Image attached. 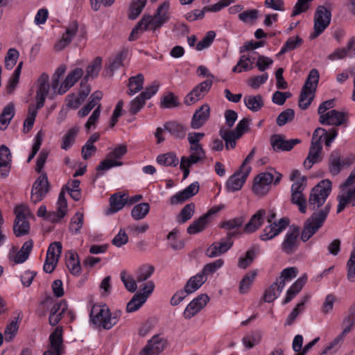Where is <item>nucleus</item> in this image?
<instances>
[{
    "instance_id": "obj_61",
    "label": "nucleus",
    "mask_w": 355,
    "mask_h": 355,
    "mask_svg": "<svg viewBox=\"0 0 355 355\" xmlns=\"http://www.w3.org/2000/svg\"><path fill=\"white\" fill-rule=\"evenodd\" d=\"M302 43V40L299 36L289 37L284 45L282 46L279 54H284L288 51H292L300 46Z\"/></svg>"
},
{
    "instance_id": "obj_36",
    "label": "nucleus",
    "mask_w": 355,
    "mask_h": 355,
    "mask_svg": "<svg viewBox=\"0 0 355 355\" xmlns=\"http://www.w3.org/2000/svg\"><path fill=\"white\" fill-rule=\"evenodd\" d=\"M307 277L304 275L302 277L297 279L294 284L289 288L287 291L286 296L283 301V304H286L291 302L302 289L306 284Z\"/></svg>"
},
{
    "instance_id": "obj_53",
    "label": "nucleus",
    "mask_w": 355,
    "mask_h": 355,
    "mask_svg": "<svg viewBox=\"0 0 355 355\" xmlns=\"http://www.w3.org/2000/svg\"><path fill=\"white\" fill-rule=\"evenodd\" d=\"M223 259H216L213 262L205 264L200 273L205 276V277H207L208 275H213L215 272L220 269L223 266Z\"/></svg>"
},
{
    "instance_id": "obj_7",
    "label": "nucleus",
    "mask_w": 355,
    "mask_h": 355,
    "mask_svg": "<svg viewBox=\"0 0 355 355\" xmlns=\"http://www.w3.org/2000/svg\"><path fill=\"white\" fill-rule=\"evenodd\" d=\"M340 191L337 197L338 213L342 211L347 204L355 206V166L345 182L340 186Z\"/></svg>"
},
{
    "instance_id": "obj_6",
    "label": "nucleus",
    "mask_w": 355,
    "mask_h": 355,
    "mask_svg": "<svg viewBox=\"0 0 355 355\" xmlns=\"http://www.w3.org/2000/svg\"><path fill=\"white\" fill-rule=\"evenodd\" d=\"M318 81V71L315 69H311L300 92L299 106L301 109L306 110L311 105L315 96Z\"/></svg>"
},
{
    "instance_id": "obj_49",
    "label": "nucleus",
    "mask_w": 355,
    "mask_h": 355,
    "mask_svg": "<svg viewBox=\"0 0 355 355\" xmlns=\"http://www.w3.org/2000/svg\"><path fill=\"white\" fill-rule=\"evenodd\" d=\"M155 271L152 265H143L136 271V279L138 283L143 282L151 277Z\"/></svg>"
},
{
    "instance_id": "obj_62",
    "label": "nucleus",
    "mask_w": 355,
    "mask_h": 355,
    "mask_svg": "<svg viewBox=\"0 0 355 355\" xmlns=\"http://www.w3.org/2000/svg\"><path fill=\"white\" fill-rule=\"evenodd\" d=\"M84 101L78 94L74 93L68 94L65 98L67 107L72 110L78 109Z\"/></svg>"
},
{
    "instance_id": "obj_11",
    "label": "nucleus",
    "mask_w": 355,
    "mask_h": 355,
    "mask_svg": "<svg viewBox=\"0 0 355 355\" xmlns=\"http://www.w3.org/2000/svg\"><path fill=\"white\" fill-rule=\"evenodd\" d=\"M249 128V119L244 118L237 124L234 130L220 128L219 135L225 141V148L228 150L236 146V140L239 139Z\"/></svg>"
},
{
    "instance_id": "obj_4",
    "label": "nucleus",
    "mask_w": 355,
    "mask_h": 355,
    "mask_svg": "<svg viewBox=\"0 0 355 355\" xmlns=\"http://www.w3.org/2000/svg\"><path fill=\"white\" fill-rule=\"evenodd\" d=\"M330 211V205L327 204L318 211H314L305 221L301 234V240L306 242L323 225Z\"/></svg>"
},
{
    "instance_id": "obj_38",
    "label": "nucleus",
    "mask_w": 355,
    "mask_h": 355,
    "mask_svg": "<svg viewBox=\"0 0 355 355\" xmlns=\"http://www.w3.org/2000/svg\"><path fill=\"white\" fill-rule=\"evenodd\" d=\"M164 127L175 138L183 139L186 135V128L176 121L166 122Z\"/></svg>"
},
{
    "instance_id": "obj_23",
    "label": "nucleus",
    "mask_w": 355,
    "mask_h": 355,
    "mask_svg": "<svg viewBox=\"0 0 355 355\" xmlns=\"http://www.w3.org/2000/svg\"><path fill=\"white\" fill-rule=\"evenodd\" d=\"M209 301V297L206 294H201L193 299L186 307L183 315L186 319H191L200 312Z\"/></svg>"
},
{
    "instance_id": "obj_37",
    "label": "nucleus",
    "mask_w": 355,
    "mask_h": 355,
    "mask_svg": "<svg viewBox=\"0 0 355 355\" xmlns=\"http://www.w3.org/2000/svg\"><path fill=\"white\" fill-rule=\"evenodd\" d=\"M190 155L187 157V159L193 163H198L203 161L205 157V151L200 144L189 143Z\"/></svg>"
},
{
    "instance_id": "obj_43",
    "label": "nucleus",
    "mask_w": 355,
    "mask_h": 355,
    "mask_svg": "<svg viewBox=\"0 0 355 355\" xmlns=\"http://www.w3.org/2000/svg\"><path fill=\"white\" fill-rule=\"evenodd\" d=\"M208 223L209 220L207 219V216L202 215L187 227V233L189 234L199 233L206 228Z\"/></svg>"
},
{
    "instance_id": "obj_45",
    "label": "nucleus",
    "mask_w": 355,
    "mask_h": 355,
    "mask_svg": "<svg viewBox=\"0 0 355 355\" xmlns=\"http://www.w3.org/2000/svg\"><path fill=\"white\" fill-rule=\"evenodd\" d=\"M102 59L100 57H96L87 67L86 76L84 80L89 78H94L97 77L99 71L101 69Z\"/></svg>"
},
{
    "instance_id": "obj_35",
    "label": "nucleus",
    "mask_w": 355,
    "mask_h": 355,
    "mask_svg": "<svg viewBox=\"0 0 355 355\" xmlns=\"http://www.w3.org/2000/svg\"><path fill=\"white\" fill-rule=\"evenodd\" d=\"M67 309V304L65 301L55 304L51 308L49 318V324L55 326L62 319L64 313Z\"/></svg>"
},
{
    "instance_id": "obj_22",
    "label": "nucleus",
    "mask_w": 355,
    "mask_h": 355,
    "mask_svg": "<svg viewBox=\"0 0 355 355\" xmlns=\"http://www.w3.org/2000/svg\"><path fill=\"white\" fill-rule=\"evenodd\" d=\"M49 349L43 355H61L63 351L62 328L57 327L49 336Z\"/></svg>"
},
{
    "instance_id": "obj_24",
    "label": "nucleus",
    "mask_w": 355,
    "mask_h": 355,
    "mask_svg": "<svg viewBox=\"0 0 355 355\" xmlns=\"http://www.w3.org/2000/svg\"><path fill=\"white\" fill-rule=\"evenodd\" d=\"M300 143L298 139H286L282 135H273L270 137V144L272 149L276 151H289L296 144Z\"/></svg>"
},
{
    "instance_id": "obj_34",
    "label": "nucleus",
    "mask_w": 355,
    "mask_h": 355,
    "mask_svg": "<svg viewBox=\"0 0 355 355\" xmlns=\"http://www.w3.org/2000/svg\"><path fill=\"white\" fill-rule=\"evenodd\" d=\"M345 166V162L341 159L340 153L338 150L331 153L329 157V171L332 175H337Z\"/></svg>"
},
{
    "instance_id": "obj_27",
    "label": "nucleus",
    "mask_w": 355,
    "mask_h": 355,
    "mask_svg": "<svg viewBox=\"0 0 355 355\" xmlns=\"http://www.w3.org/2000/svg\"><path fill=\"white\" fill-rule=\"evenodd\" d=\"M78 29V24L76 21L70 23L67 27L66 32L62 35V38L55 43L54 48L56 51H62L71 42L72 38L76 35Z\"/></svg>"
},
{
    "instance_id": "obj_26",
    "label": "nucleus",
    "mask_w": 355,
    "mask_h": 355,
    "mask_svg": "<svg viewBox=\"0 0 355 355\" xmlns=\"http://www.w3.org/2000/svg\"><path fill=\"white\" fill-rule=\"evenodd\" d=\"M210 116V107L208 104H203L194 112L191 122L193 129H199L203 126Z\"/></svg>"
},
{
    "instance_id": "obj_19",
    "label": "nucleus",
    "mask_w": 355,
    "mask_h": 355,
    "mask_svg": "<svg viewBox=\"0 0 355 355\" xmlns=\"http://www.w3.org/2000/svg\"><path fill=\"white\" fill-rule=\"evenodd\" d=\"M319 121L322 125H347V117L344 112L331 110L324 115H322L319 118Z\"/></svg>"
},
{
    "instance_id": "obj_3",
    "label": "nucleus",
    "mask_w": 355,
    "mask_h": 355,
    "mask_svg": "<svg viewBox=\"0 0 355 355\" xmlns=\"http://www.w3.org/2000/svg\"><path fill=\"white\" fill-rule=\"evenodd\" d=\"M121 311L110 312L105 304H94L90 311V319L97 327L103 329H110L119 320Z\"/></svg>"
},
{
    "instance_id": "obj_1",
    "label": "nucleus",
    "mask_w": 355,
    "mask_h": 355,
    "mask_svg": "<svg viewBox=\"0 0 355 355\" xmlns=\"http://www.w3.org/2000/svg\"><path fill=\"white\" fill-rule=\"evenodd\" d=\"M170 3L165 1L157 7L153 15H144L137 26L132 29L129 40L137 39L139 35L146 31L155 33L170 19Z\"/></svg>"
},
{
    "instance_id": "obj_30",
    "label": "nucleus",
    "mask_w": 355,
    "mask_h": 355,
    "mask_svg": "<svg viewBox=\"0 0 355 355\" xmlns=\"http://www.w3.org/2000/svg\"><path fill=\"white\" fill-rule=\"evenodd\" d=\"M11 165V153L5 145L0 146V176L7 177Z\"/></svg>"
},
{
    "instance_id": "obj_44",
    "label": "nucleus",
    "mask_w": 355,
    "mask_h": 355,
    "mask_svg": "<svg viewBox=\"0 0 355 355\" xmlns=\"http://www.w3.org/2000/svg\"><path fill=\"white\" fill-rule=\"evenodd\" d=\"M244 103L247 107L253 112L259 111L263 106V101L261 96H246L244 98Z\"/></svg>"
},
{
    "instance_id": "obj_12",
    "label": "nucleus",
    "mask_w": 355,
    "mask_h": 355,
    "mask_svg": "<svg viewBox=\"0 0 355 355\" xmlns=\"http://www.w3.org/2000/svg\"><path fill=\"white\" fill-rule=\"evenodd\" d=\"M16 218L13 225V232L17 237L22 236L28 234L30 224L27 220L31 211L26 205H19L15 209Z\"/></svg>"
},
{
    "instance_id": "obj_52",
    "label": "nucleus",
    "mask_w": 355,
    "mask_h": 355,
    "mask_svg": "<svg viewBox=\"0 0 355 355\" xmlns=\"http://www.w3.org/2000/svg\"><path fill=\"white\" fill-rule=\"evenodd\" d=\"M257 271L256 270H252L248 272L241 279L239 285V291L241 293H246L248 292L250 286L252 285V282H254L256 276H257Z\"/></svg>"
},
{
    "instance_id": "obj_31",
    "label": "nucleus",
    "mask_w": 355,
    "mask_h": 355,
    "mask_svg": "<svg viewBox=\"0 0 355 355\" xmlns=\"http://www.w3.org/2000/svg\"><path fill=\"white\" fill-rule=\"evenodd\" d=\"M33 247V242L32 240H28L24 243L21 249L17 252L16 254H9V259L14 263H22L29 257Z\"/></svg>"
},
{
    "instance_id": "obj_46",
    "label": "nucleus",
    "mask_w": 355,
    "mask_h": 355,
    "mask_svg": "<svg viewBox=\"0 0 355 355\" xmlns=\"http://www.w3.org/2000/svg\"><path fill=\"white\" fill-rule=\"evenodd\" d=\"M157 162L161 165L166 166H176L179 160L175 153L168 152L157 156Z\"/></svg>"
},
{
    "instance_id": "obj_2",
    "label": "nucleus",
    "mask_w": 355,
    "mask_h": 355,
    "mask_svg": "<svg viewBox=\"0 0 355 355\" xmlns=\"http://www.w3.org/2000/svg\"><path fill=\"white\" fill-rule=\"evenodd\" d=\"M37 89L35 95L36 105H30L28 109V115L24 122V132H29L34 124L37 111L44 105L45 98L49 92V76L42 73L37 81Z\"/></svg>"
},
{
    "instance_id": "obj_47",
    "label": "nucleus",
    "mask_w": 355,
    "mask_h": 355,
    "mask_svg": "<svg viewBox=\"0 0 355 355\" xmlns=\"http://www.w3.org/2000/svg\"><path fill=\"white\" fill-rule=\"evenodd\" d=\"M150 211V205L147 202L136 205L131 211V216L136 220H141L146 217Z\"/></svg>"
},
{
    "instance_id": "obj_15",
    "label": "nucleus",
    "mask_w": 355,
    "mask_h": 355,
    "mask_svg": "<svg viewBox=\"0 0 355 355\" xmlns=\"http://www.w3.org/2000/svg\"><path fill=\"white\" fill-rule=\"evenodd\" d=\"M49 191V183L46 173H42L33 184L31 200L34 204L42 200Z\"/></svg>"
},
{
    "instance_id": "obj_21",
    "label": "nucleus",
    "mask_w": 355,
    "mask_h": 355,
    "mask_svg": "<svg viewBox=\"0 0 355 355\" xmlns=\"http://www.w3.org/2000/svg\"><path fill=\"white\" fill-rule=\"evenodd\" d=\"M289 224V220L286 218H281L278 222L270 223L266 226L261 234L260 239L262 241H268L277 236L280 232L286 228Z\"/></svg>"
},
{
    "instance_id": "obj_39",
    "label": "nucleus",
    "mask_w": 355,
    "mask_h": 355,
    "mask_svg": "<svg viewBox=\"0 0 355 355\" xmlns=\"http://www.w3.org/2000/svg\"><path fill=\"white\" fill-rule=\"evenodd\" d=\"M207 279L199 272L187 281L184 289L187 293L191 294L197 291L207 281Z\"/></svg>"
},
{
    "instance_id": "obj_57",
    "label": "nucleus",
    "mask_w": 355,
    "mask_h": 355,
    "mask_svg": "<svg viewBox=\"0 0 355 355\" xmlns=\"http://www.w3.org/2000/svg\"><path fill=\"white\" fill-rule=\"evenodd\" d=\"M84 215L83 213L77 212L73 217L71 219L69 229L74 234L80 232V229L83 225Z\"/></svg>"
},
{
    "instance_id": "obj_58",
    "label": "nucleus",
    "mask_w": 355,
    "mask_h": 355,
    "mask_svg": "<svg viewBox=\"0 0 355 355\" xmlns=\"http://www.w3.org/2000/svg\"><path fill=\"white\" fill-rule=\"evenodd\" d=\"M252 68L250 64V57L248 55L241 56L236 66L232 69L234 73H241L242 71H248Z\"/></svg>"
},
{
    "instance_id": "obj_5",
    "label": "nucleus",
    "mask_w": 355,
    "mask_h": 355,
    "mask_svg": "<svg viewBox=\"0 0 355 355\" xmlns=\"http://www.w3.org/2000/svg\"><path fill=\"white\" fill-rule=\"evenodd\" d=\"M331 191V182L328 180H323L315 185L311 190L309 195L307 207L314 211L322 207Z\"/></svg>"
},
{
    "instance_id": "obj_17",
    "label": "nucleus",
    "mask_w": 355,
    "mask_h": 355,
    "mask_svg": "<svg viewBox=\"0 0 355 355\" xmlns=\"http://www.w3.org/2000/svg\"><path fill=\"white\" fill-rule=\"evenodd\" d=\"M212 85L211 80H206L196 85L185 97L184 103L192 105L201 98L210 90Z\"/></svg>"
},
{
    "instance_id": "obj_48",
    "label": "nucleus",
    "mask_w": 355,
    "mask_h": 355,
    "mask_svg": "<svg viewBox=\"0 0 355 355\" xmlns=\"http://www.w3.org/2000/svg\"><path fill=\"white\" fill-rule=\"evenodd\" d=\"M20 320L19 316H17L7 324L4 331L5 340L6 342H10L16 336L19 329V322Z\"/></svg>"
},
{
    "instance_id": "obj_29",
    "label": "nucleus",
    "mask_w": 355,
    "mask_h": 355,
    "mask_svg": "<svg viewBox=\"0 0 355 355\" xmlns=\"http://www.w3.org/2000/svg\"><path fill=\"white\" fill-rule=\"evenodd\" d=\"M83 76V70L80 68H76L71 71L63 83L61 84L58 90V94H63L69 88L75 85V83Z\"/></svg>"
},
{
    "instance_id": "obj_41",
    "label": "nucleus",
    "mask_w": 355,
    "mask_h": 355,
    "mask_svg": "<svg viewBox=\"0 0 355 355\" xmlns=\"http://www.w3.org/2000/svg\"><path fill=\"white\" fill-rule=\"evenodd\" d=\"M196 205L193 202L186 205L176 216V221L179 224H184L190 220L195 213Z\"/></svg>"
},
{
    "instance_id": "obj_33",
    "label": "nucleus",
    "mask_w": 355,
    "mask_h": 355,
    "mask_svg": "<svg viewBox=\"0 0 355 355\" xmlns=\"http://www.w3.org/2000/svg\"><path fill=\"white\" fill-rule=\"evenodd\" d=\"M355 44V38H351L347 44V46L344 48L336 49L334 52L328 55V59L329 60H340L346 58L347 56L354 57V55H352L353 53V50Z\"/></svg>"
},
{
    "instance_id": "obj_64",
    "label": "nucleus",
    "mask_w": 355,
    "mask_h": 355,
    "mask_svg": "<svg viewBox=\"0 0 355 355\" xmlns=\"http://www.w3.org/2000/svg\"><path fill=\"white\" fill-rule=\"evenodd\" d=\"M347 279L351 282H355V247L352 251L349 259L347 263Z\"/></svg>"
},
{
    "instance_id": "obj_10",
    "label": "nucleus",
    "mask_w": 355,
    "mask_h": 355,
    "mask_svg": "<svg viewBox=\"0 0 355 355\" xmlns=\"http://www.w3.org/2000/svg\"><path fill=\"white\" fill-rule=\"evenodd\" d=\"M128 151L127 146L118 145L111 152L107 154L106 157L96 167V171L101 175L103 172L114 166H120L123 164L119 161Z\"/></svg>"
},
{
    "instance_id": "obj_63",
    "label": "nucleus",
    "mask_w": 355,
    "mask_h": 355,
    "mask_svg": "<svg viewBox=\"0 0 355 355\" xmlns=\"http://www.w3.org/2000/svg\"><path fill=\"white\" fill-rule=\"evenodd\" d=\"M291 202L298 206L301 213H306L307 203L302 193H291Z\"/></svg>"
},
{
    "instance_id": "obj_42",
    "label": "nucleus",
    "mask_w": 355,
    "mask_h": 355,
    "mask_svg": "<svg viewBox=\"0 0 355 355\" xmlns=\"http://www.w3.org/2000/svg\"><path fill=\"white\" fill-rule=\"evenodd\" d=\"M144 78L143 74L139 73L136 76H132L129 78L128 94L132 96L137 92L141 91L143 88Z\"/></svg>"
},
{
    "instance_id": "obj_50",
    "label": "nucleus",
    "mask_w": 355,
    "mask_h": 355,
    "mask_svg": "<svg viewBox=\"0 0 355 355\" xmlns=\"http://www.w3.org/2000/svg\"><path fill=\"white\" fill-rule=\"evenodd\" d=\"M146 302L144 297L140 296L138 293H135L126 305V311L132 313L139 310Z\"/></svg>"
},
{
    "instance_id": "obj_60",
    "label": "nucleus",
    "mask_w": 355,
    "mask_h": 355,
    "mask_svg": "<svg viewBox=\"0 0 355 355\" xmlns=\"http://www.w3.org/2000/svg\"><path fill=\"white\" fill-rule=\"evenodd\" d=\"M78 255L73 253H71L69 257L67 259L66 264L73 275H78L80 274L81 268L78 259H77Z\"/></svg>"
},
{
    "instance_id": "obj_54",
    "label": "nucleus",
    "mask_w": 355,
    "mask_h": 355,
    "mask_svg": "<svg viewBox=\"0 0 355 355\" xmlns=\"http://www.w3.org/2000/svg\"><path fill=\"white\" fill-rule=\"evenodd\" d=\"M79 128L78 126H74L70 128L63 137L61 148L64 150L69 149L74 143L75 138L77 136Z\"/></svg>"
},
{
    "instance_id": "obj_55",
    "label": "nucleus",
    "mask_w": 355,
    "mask_h": 355,
    "mask_svg": "<svg viewBox=\"0 0 355 355\" xmlns=\"http://www.w3.org/2000/svg\"><path fill=\"white\" fill-rule=\"evenodd\" d=\"M121 279L124 284L125 288L130 293H135L137 289V279L131 275H128L125 271L121 272Z\"/></svg>"
},
{
    "instance_id": "obj_28",
    "label": "nucleus",
    "mask_w": 355,
    "mask_h": 355,
    "mask_svg": "<svg viewBox=\"0 0 355 355\" xmlns=\"http://www.w3.org/2000/svg\"><path fill=\"white\" fill-rule=\"evenodd\" d=\"M128 202V196L126 193L119 192L113 194L110 198V208L106 214H112L120 211Z\"/></svg>"
},
{
    "instance_id": "obj_59",
    "label": "nucleus",
    "mask_w": 355,
    "mask_h": 355,
    "mask_svg": "<svg viewBox=\"0 0 355 355\" xmlns=\"http://www.w3.org/2000/svg\"><path fill=\"white\" fill-rule=\"evenodd\" d=\"M261 338L259 332H252L243 338V344L246 349H250L259 343Z\"/></svg>"
},
{
    "instance_id": "obj_13",
    "label": "nucleus",
    "mask_w": 355,
    "mask_h": 355,
    "mask_svg": "<svg viewBox=\"0 0 355 355\" xmlns=\"http://www.w3.org/2000/svg\"><path fill=\"white\" fill-rule=\"evenodd\" d=\"M331 12L325 7H318L314 17V31L310 35V38L313 40L318 37L328 27L331 21Z\"/></svg>"
},
{
    "instance_id": "obj_18",
    "label": "nucleus",
    "mask_w": 355,
    "mask_h": 355,
    "mask_svg": "<svg viewBox=\"0 0 355 355\" xmlns=\"http://www.w3.org/2000/svg\"><path fill=\"white\" fill-rule=\"evenodd\" d=\"M166 345L167 340L165 338L159 334L155 335L140 351L139 355H158L165 349Z\"/></svg>"
},
{
    "instance_id": "obj_56",
    "label": "nucleus",
    "mask_w": 355,
    "mask_h": 355,
    "mask_svg": "<svg viewBox=\"0 0 355 355\" xmlns=\"http://www.w3.org/2000/svg\"><path fill=\"white\" fill-rule=\"evenodd\" d=\"M147 0H135L132 1L130 8L129 18L136 19L142 12L146 4Z\"/></svg>"
},
{
    "instance_id": "obj_51",
    "label": "nucleus",
    "mask_w": 355,
    "mask_h": 355,
    "mask_svg": "<svg viewBox=\"0 0 355 355\" xmlns=\"http://www.w3.org/2000/svg\"><path fill=\"white\" fill-rule=\"evenodd\" d=\"M257 254V250L252 248L248 250L244 257H241L238 261V267L245 269L252 264Z\"/></svg>"
},
{
    "instance_id": "obj_14",
    "label": "nucleus",
    "mask_w": 355,
    "mask_h": 355,
    "mask_svg": "<svg viewBox=\"0 0 355 355\" xmlns=\"http://www.w3.org/2000/svg\"><path fill=\"white\" fill-rule=\"evenodd\" d=\"M234 236V232H229L225 238L213 243L206 249L205 255L209 258H215L227 252L233 245Z\"/></svg>"
},
{
    "instance_id": "obj_32",
    "label": "nucleus",
    "mask_w": 355,
    "mask_h": 355,
    "mask_svg": "<svg viewBox=\"0 0 355 355\" xmlns=\"http://www.w3.org/2000/svg\"><path fill=\"white\" fill-rule=\"evenodd\" d=\"M266 215V211L265 209L258 210L245 225L244 232L245 233H252L258 230L263 224Z\"/></svg>"
},
{
    "instance_id": "obj_8",
    "label": "nucleus",
    "mask_w": 355,
    "mask_h": 355,
    "mask_svg": "<svg viewBox=\"0 0 355 355\" xmlns=\"http://www.w3.org/2000/svg\"><path fill=\"white\" fill-rule=\"evenodd\" d=\"M282 174L274 171V173L270 172L261 173L257 175L253 181L252 190L258 196H263L268 193L271 184H279L282 179Z\"/></svg>"
},
{
    "instance_id": "obj_20",
    "label": "nucleus",
    "mask_w": 355,
    "mask_h": 355,
    "mask_svg": "<svg viewBox=\"0 0 355 355\" xmlns=\"http://www.w3.org/2000/svg\"><path fill=\"white\" fill-rule=\"evenodd\" d=\"M251 171V167L245 168V171L241 169L231 175L226 182V187L228 191L234 192L240 190Z\"/></svg>"
},
{
    "instance_id": "obj_25",
    "label": "nucleus",
    "mask_w": 355,
    "mask_h": 355,
    "mask_svg": "<svg viewBox=\"0 0 355 355\" xmlns=\"http://www.w3.org/2000/svg\"><path fill=\"white\" fill-rule=\"evenodd\" d=\"M200 189V185L198 182H194L186 187L184 190L178 192L170 198L171 205H178L184 202L185 200L191 198L197 194Z\"/></svg>"
},
{
    "instance_id": "obj_9",
    "label": "nucleus",
    "mask_w": 355,
    "mask_h": 355,
    "mask_svg": "<svg viewBox=\"0 0 355 355\" xmlns=\"http://www.w3.org/2000/svg\"><path fill=\"white\" fill-rule=\"evenodd\" d=\"M326 134V130L322 128H318L315 130L309 151V155L304 162V166L306 169H310L312 166L322 160V139Z\"/></svg>"
},
{
    "instance_id": "obj_16",
    "label": "nucleus",
    "mask_w": 355,
    "mask_h": 355,
    "mask_svg": "<svg viewBox=\"0 0 355 355\" xmlns=\"http://www.w3.org/2000/svg\"><path fill=\"white\" fill-rule=\"evenodd\" d=\"M299 234L300 228L297 227L291 228L286 232L282 243V250L284 252L291 254L297 250L300 245Z\"/></svg>"
},
{
    "instance_id": "obj_40",
    "label": "nucleus",
    "mask_w": 355,
    "mask_h": 355,
    "mask_svg": "<svg viewBox=\"0 0 355 355\" xmlns=\"http://www.w3.org/2000/svg\"><path fill=\"white\" fill-rule=\"evenodd\" d=\"M15 115V108L12 104L7 105L0 114V130H4L8 127Z\"/></svg>"
}]
</instances>
